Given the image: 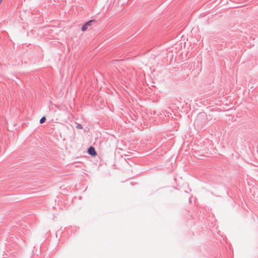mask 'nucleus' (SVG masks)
<instances>
[{"label":"nucleus","mask_w":258,"mask_h":258,"mask_svg":"<svg viewBox=\"0 0 258 258\" xmlns=\"http://www.w3.org/2000/svg\"><path fill=\"white\" fill-rule=\"evenodd\" d=\"M46 120V118L45 116H43L40 119V123L42 124L43 123V122H45V121Z\"/></svg>","instance_id":"7ed1b4c3"},{"label":"nucleus","mask_w":258,"mask_h":258,"mask_svg":"<svg viewBox=\"0 0 258 258\" xmlns=\"http://www.w3.org/2000/svg\"><path fill=\"white\" fill-rule=\"evenodd\" d=\"M88 27L85 25V24L82 26L81 28V30L83 32L85 31L87 29Z\"/></svg>","instance_id":"20e7f679"},{"label":"nucleus","mask_w":258,"mask_h":258,"mask_svg":"<svg viewBox=\"0 0 258 258\" xmlns=\"http://www.w3.org/2000/svg\"><path fill=\"white\" fill-rule=\"evenodd\" d=\"M3 0H0V5L1 4V3H2Z\"/></svg>","instance_id":"0eeeda50"},{"label":"nucleus","mask_w":258,"mask_h":258,"mask_svg":"<svg viewBox=\"0 0 258 258\" xmlns=\"http://www.w3.org/2000/svg\"><path fill=\"white\" fill-rule=\"evenodd\" d=\"M76 127L77 128H78V129H82L83 128V126L81 124L77 123V125H76Z\"/></svg>","instance_id":"39448f33"},{"label":"nucleus","mask_w":258,"mask_h":258,"mask_svg":"<svg viewBox=\"0 0 258 258\" xmlns=\"http://www.w3.org/2000/svg\"><path fill=\"white\" fill-rule=\"evenodd\" d=\"M189 203H190V199H189Z\"/></svg>","instance_id":"6e6552de"},{"label":"nucleus","mask_w":258,"mask_h":258,"mask_svg":"<svg viewBox=\"0 0 258 258\" xmlns=\"http://www.w3.org/2000/svg\"><path fill=\"white\" fill-rule=\"evenodd\" d=\"M88 153L89 155H91L92 156H95L97 155V153L95 148L92 146H90L89 147L88 149Z\"/></svg>","instance_id":"f257e3e1"},{"label":"nucleus","mask_w":258,"mask_h":258,"mask_svg":"<svg viewBox=\"0 0 258 258\" xmlns=\"http://www.w3.org/2000/svg\"><path fill=\"white\" fill-rule=\"evenodd\" d=\"M205 116V115L204 114H203V113L199 114L196 121L197 122V121H198V119H199V117H202V116Z\"/></svg>","instance_id":"423d86ee"},{"label":"nucleus","mask_w":258,"mask_h":258,"mask_svg":"<svg viewBox=\"0 0 258 258\" xmlns=\"http://www.w3.org/2000/svg\"><path fill=\"white\" fill-rule=\"evenodd\" d=\"M96 21L95 20H90L85 23V25L88 28V27L91 26L93 24H95Z\"/></svg>","instance_id":"f03ea898"}]
</instances>
